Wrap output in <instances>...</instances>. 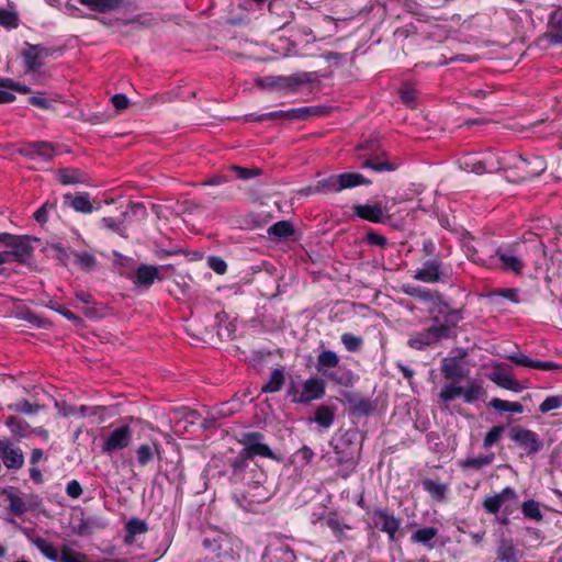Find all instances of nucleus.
<instances>
[{
  "mask_svg": "<svg viewBox=\"0 0 562 562\" xmlns=\"http://www.w3.org/2000/svg\"><path fill=\"white\" fill-rule=\"evenodd\" d=\"M547 35L551 43L562 44V8L550 13Z\"/></svg>",
  "mask_w": 562,
  "mask_h": 562,
  "instance_id": "2f4dec72",
  "label": "nucleus"
},
{
  "mask_svg": "<svg viewBox=\"0 0 562 562\" xmlns=\"http://www.w3.org/2000/svg\"><path fill=\"white\" fill-rule=\"evenodd\" d=\"M24 49L20 53L23 60L25 74H34L44 66V60L40 57L37 50H34V44L24 43Z\"/></svg>",
  "mask_w": 562,
  "mask_h": 562,
  "instance_id": "cd10ccee",
  "label": "nucleus"
},
{
  "mask_svg": "<svg viewBox=\"0 0 562 562\" xmlns=\"http://www.w3.org/2000/svg\"><path fill=\"white\" fill-rule=\"evenodd\" d=\"M508 360L516 366L525 367V368H531L536 370L541 371H551V370H559L562 369V367L558 363H554L552 361H540V360H532L531 358L527 357L524 353H515L508 357Z\"/></svg>",
  "mask_w": 562,
  "mask_h": 562,
  "instance_id": "393cba45",
  "label": "nucleus"
},
{
  "mask_svg": "<svg viewBox=\"0 0 562 562\" xmlns=\"http://www.w3.org/2000/svg\"><path fill=\"white\" fill-rule=\"evenodd\" d=\"M493 381L499 386L508 391L520 392L521 385L518 381L509 374H497Z\"/></svg>",
  "mask_w": 562,
  "mask_h": 562,
  "instance_id": "6e6d98bb",
  "label": "nucleus"
},
{
  "mask_svg": "<svg viewBox=\"0 0 562 562\" xmlns=\"http://www.w3.org/2000/svg\"><path fill=\"white\" fill-rule=\"evenodd\" d=\"M362 168H369L375 172L394 171L396 165L389 160H379L378 158H368L362 162Z\"/></svg>",
  "mask_w": 562,
  "mask_h": 562,
  "instance_id": "3c124183",
  "label": "nucleus"
},
{
  "mask_svg": "<svg viewBox=\"0 0 562 562\" xmlns=\"http://www.w3.org/2000/svg\"><path fill=\"white\" fill-rule=\"evenodd\" d=\"M284 369L277 368L271 372L269 381L262 385L261 391L263 393H276L279 392L284 384Z\"/></svg>",
  "mask_w": 562,
  "mask_h": 562,
  "instance_id": "79ce46f5",
  "label": "nucleus"
},
{
  "mask_svg": "<svg viewBox=\"0 0 562 562\" xmlns=\"http://www.w3.org/2000/svg\"><path fill=\"white\" fill-rule=\"evenodd\" d=\"M526 244L521 241H515L497 247L494 256H491V261L497 259L499 261V268L503 271L512 272L516 276H521L526 267Z\"/></svg>",
  "mask_w": 562,
  "mask_h": 562,
  "instance_id": "20e7f679",
  "label": "nucleus"
},
{
  "mask_svg": "<svg viewBox=\"0 0 562 562\" xmlns=\"http://www.w3.org/2000/svg\"><path fill=\"white\" fill-rule=\"evenodd\" d=\"M0 88H4L10 90V92H19L23 94H27L31 92V88L26 85H22L12 78L0 77Z\"/></svg>",
  "mask_w": 562,
  "mask_h": 562,
  "instance_id": "052dcab7",
  "label": "nucleus"
},
{
  "mask_svg": "<svg viewBox=\"0 0 562 562\" xmlns=\"http://www.w3.org/2000/svg\"><path fill=\"white\" fill-rule=\"evenodd\" d=\"M515 169L521 181H529L541 176L547 169V161L538 155H519L503 153V170Z\"/></svg>",
  "mask_w": 562,
  "mask_h": 562,
  "instance_id": "7ed1b4c3",
  "label": "nucleus"
},
{
  "mask_svg": "<svg viewBox=\"0 0 562 562\" xmlns=\"http://www.w3.org/2000/svg\"><path fill=\"white\" fill-rule=\"evenodd\" d=\"M516 497V492L512 487H505L499 494L485 497L482 505L487 514L497 515L506 499Z\"/></svg>",
  "mask_w": 562,
  "mask_h": 562,
  "instance_id": "a878e982",
  "label": "nucleus"
},
{
  "mask_svg": "<svg viewBox=\"0 0 562 562\" xmlns=\"http://www.w3.org/2000/svg\"><path fill=\"white\" fill-rule=\"evenodd\" d=\"M335 419V411L331 406L321 405L316 408L314 422L323 428H329Z\"/></svg>",
  "mask_w": 562,
  "mask_h": 562,
  "instance_id": "c03bdc74",
  "label": "nucleus"
},
{
  "mask_svg": "<svg viewBox=\"0 0 562 562\" xmlns=\"http://www.w3.org/2000/svg\"><path fill=\"white\" fill-rule=\"evenodd\" d=\"M322 522L330 529L333 536L338 542H342L349 539L347 531L352 530V526L346 524L339 518L337 513H329L322 518Z\"/></svg>",
  "mask_w": 562,
  "mask_h": 562,
  "instance_id": "5701e85b",
  "label": "nucleus"
},
{
  "mask_svg": "<svg viewBox=\"0 0 562 562\" xmlns=\"http://www.w3.org/2000/svg\"><path fill=\"white\" fill-rule=\"evenodd\" d=\"M228 170L234 172L235 177L241 180H249L262 173L259 168H246L237 165H232Z\"/></svg>",
  "mask_w": 562,
  "mask_h": 562,
  "instance_id": "bf43d9fd",
  "label": "nucleus"
},
{
  "mask_svg": "<svg viewBox=\"0 0 562 562\" xmlns=\"http://www.w3.org/2000/svg\"><path fill=\"white\" fill-rule=\"evenodd\" d=\"M437 220L440 227L446 231H449L453 234L470 235V233L457 222V217L454 215H449L441 212L437 213Z\"/></svg>",
  "mask_w": 562,
  "mask_h": 562,
  "instance_id": "58836bf2",
  "label": "nucleus"
},
{
  "mask_svg": "<svg viewBox=\"0 0 562 562\" xmlns=\"http://www.w3.org/2000/svg\"><path fill=\"white\" fill-rule=\"evenodd\" d=\"M423 490L431 497V499L436 503H441L445 501L448 493V485L446 483H441L438 480H432L430 477H425L422 480Z\"/></svg>",
  "mask_w": 562,
  "mask_h": 562,
  "instance_id": "7c9ffc66",
  "label": "nucleus"
},
{
  "mask_svg": "<svg viewBox=\"0 0 562 562\" xmlns=\"http://www.w3.org/2000/svg\"><path fill=\"white\" fill-rule=\"evenodd\" d=\"M58 181L63 186L83 184L89 181V176L78 168H61L57 172Z\"/></svg>",
  "mask_w": 562,
  "mask_h": 562,
  "instance_id": "c756f323",
  "label": "nucleus"
},
{
  "mask_svg": "<svg viewBox=\"0 0 562 562\" xmlns=\"http://www.w3.org/2000/svg\"><path fill=\"white\" fill-rule=\"evenodd\" d=\"M508 438L522 451L521 456H535L544 447V442L538 432L520 425L508 428Z\"/></svg>",
  "mask_w": 562,
  "mask_h": 562,
  "instance_id": "6e6552de",
  "label": "nucleus"
},
{
  "mask_svg": "<svg viewBox=\"0 0 562 562\" xmlns=\"http://www.w3.org/2000/svg\"><path fill=\"white\" fill-rule=\"evenodd\" d=\"M521 552L515 546L513 539L502 538L496 548V560L501 562H519Z\"/></svg>",
  "mask_w": 562,
  "mask_h": 562,
  "instance_id": "bb28decb",
  "label": "nucleus"
},
{
  "mask_svg": "<svg viewBox=\"0 0 562 562\" xmlns=\"http://www.w3.org/2000/svg\"><path fill=\"white\" fill-rule=\"evenodd\" d=\"M231 481L233 484H245L249 488L258 490L267 480L265 470L252 459L238 452L229 460Z\"/></svg>",
  "mask_w": 562,
  "mask_h": 562,
  "instance_id": "f03ea898",
  "label": "nucleus"
},
{
  "mask_svg": "<svg viewBox=\"0 0 562 562\" xmlns=\"http://www.w3.org/2000/svg\"><path fill=\"white\" fill-rule=\"evenodd\" d=\"M162 447L157 440L142 443L136 450V461L140 468L150 464L155 459L161 460Z\"/></svg>",
  "mask_w": 562,
  "mask_h": 562,
  "instance_id": "a211bd4d",
  "label": "nucleus"
},
{
  "mask_svg": "<svg viewBox=\"0 0 562 562\" xmlns=\"http://www.w3.org/2000/svg\"><path fill=\"white\" fill-rule=\"evenodd\" d=\"M326 112L323 106H302L293 109L292 114L295 115V120L305 121L311 117L322 116Z\"/></svg>",
  "mask_w": 562,
  "mask_h": 562,
  "instance_id": "8fccbe9b",
  "label": "nucleus"
},
{
  "mask_svg": "<svg viewBox=\"0 0 562 562\" xmlns=\"http://www.w3.org/2000/svg\"><path fill=\"white\" fill-rule=\"evenodd\" d=\"M442 339H445V327L435 326L432 324L428 328L413 333L407 340V346L412 349L423 351Z\"/></svg>",
  "mask_w": 562,
  "mask_h": 562,
  "instance_id": "9d476101",
  "label": "nucleus"
},
{
  "mask_svg": "<svg viewBox=\"0 0 562 562\" xmlns=\"http://www.w3.org/2000/svg\"><path fill=\"white\" fill-rule=\"evenodd\" d=\"M458 164L460 169L476 175L496 172L503 170V153H487L484 156L469 153L459 158Z\"/></svg>",
  "mask_w": 562,
  "mask_h": 562,
  "instance_id": "0eeeda50",
  "label": "nucleus"
},
{
  "mask_svg": "<svg viewBox=\"0 0 562 562\" xmlns=\"http://www.w3.org/2000/svg\"><path fill=\"white\" fill-rule=\"evenodd\" d=\"M488 406L493 407L498 412H512L521 414L524 406L519 402L504 401L498 397H494L490 401Z\"/></svg>",
  "mask_w": 562,
  "mask_h": 562,
  "instance_id": "49530a36",
  "label": "nucleus"
},
{
  "mask_svg": "<svg viewBox=\"0 0 562 562\" xmlns=\"http://www.w3.org/2000/svg\"><path fill=\"white\" fill-rule=\"evenodd\" d=\"M484 394L485 391L480 384L476 382H470L465 387H463L462 396L465 403L472 404Z\"/></svg>",
  "mask_w": 562,
  "mask_h": 562,
  "instance_id": "603ef678",
  "label": "nucleus"
},
{
  "mask_svg": "<svg viewBox=\"0 0 562 562\" xmlns=\"http://www.w3.org/2000/svg\"><path fill=\"white\" fill-rule=\"evenodd\" d=\"M44 306L47 308L57 312L58 314L63 315L66 319L71 322L75 326H79L82 324V318L71 312L70 310L66 308L64 305L57 303L54 300H48L47 302L43 303Z\"/></svg>",
  "mask_w": 562,
  "mask_h": 562,
  "instance_id": "a18cd8bd",
  "label": "nucleus"
},
{
  "mask_svg": "<svg viewBox=\"0 0 562 562\" xmlns=\"http://www.w3.org/2000/svg\"><path fill=\"white\" fill-rule=\"evenodd\" d=\"M148 531V525L140 518L133 517L125 524V536L124 543L132 544L135 540V536L146 533Z\"/></svg>",
  "mask_w": 562,
  "mask_h": 562,
  "instance_id": "c9c22d12",
  "label": "nucleus"
},
{
  "mask_svg": "<svg viewBox=\"0 0 562 562\" xmlns=\"http://www.w3.org/2000/svg\"><path fill=\"white\" fill-rule=\"evenodd\" d=\"M504 431H505V426L504 425H495V426H493L486 432V435L484 437L483 447L485 449L492 448L494 445H496L501 440Z\"/></svg>",
  "mask_w": 562,
  "mask_h": 562,
  "instance_id": "4d7b16f0",
  "label": "nucleus"
},
{
  "mask_svg": "<svg viewBox=\"0 0 562 562\" xmlns=\"http://www.w3.org/2000/svg\"><path fill=\"white\" fill-rule=\"evenodd\" d=\"M463 312V308L447 310L442 323L439 322V318L437 316L432 318L435 326L445 327V339L451 338L452 329L456 328L458 326V323L464 318Z\"/></svg>",
  "mask_w": 562,
  "mask_h": 562,
  "instance_id": "c85d7f7f",
  "label": "nucleus"
},
{
  "mask_svg": "<svg viewBox=\"0 0 562 562\" xmlns=\"http://www.w3.org/2000/svg\"><path fill=\"white\" fill-rule=\"evenodd\" d=\"M340 341L349 352H359L364 345L362 337L356 336L351 333H344L340 336Z\"/></svg>",
  "mask_w": 562,
  "mask_h": 562,
  "instance_id": "de8ad7c7",
  "label": "nucleus"
},
{
  "mask_svg": "<svg viewBox=\"0 0 562 562\" xmlns=\"http://www.w3.org/2000/svg\"><path fill=\"white\" fill-rule=\"evenodd\" d=\"M312 75L311 72H297L291 76H266L257 80V86L263 89L296 92L301 86L313 81Z\"/></svg>",
  "mask_w": 562,
  "mask_h": 562,
  "instance_id": "1a4fd4ad",
  "label": "nucleus"
},
{
  "mask_svg": "<svg viewBox=\"0 0 562 562\" xmlns=\"http://www.w3.org/2000/svg\"><path fill=\"white\" fill-rule=\"evenodd\" d=\"M443 277V262L439 257L429 258L419 269H417L413 278L424 283H437Z\"/></svg>",
  "mask_w": 562,
  "mask_h": 562,
  "instance_id": "ddd939ff",
  "label": "nucleus"
},
{
  "mask_svg": "<svg viewBox=\"0 0 562 562\" xmlns=\"http://www.w3.org/2000/svg\"><path fill=\"white\" fill-rule=\"evenodd\" d=\"M352 212L355 216L374 224H384L391 217L383 211L381 203L356 204Z\"/></svg>",
  "mask_w": 562,
  "mask_h": 562,
  "instance_id": "4468645a",
  "label": "nucleus"
},
{
  "mask_svg": "<svg viewBox=\"0 0 562 562\" xmlns=\"http://www.w3.org/2000/svg\"><path fill=\"white\" fill-rule=\"evenodd\" d=\"M441 373L446 380L459 382L468 376L469 371L457 357H447L441 362Z\"/></svg>",
  "mask_w": 562,
  "mask_h": 562,
  "instance_id": "b1692460",
  "label": "nucleus"
},
{
  "mask_svg": "<svg viewBox=\"0 0 562 562\" xmlns=\"http://www.w3.org/2000/svg\"><path fill=\"white\" fill-rule=\"evenodd\" d=\"M9 409H12L20 414L33 415L40 411V405L22 400L15 404L9 405Z\"/></svg>",
  "mask_w": 562,
  "mask_h": 562,
  "instance_id": "0e129e2a",
  "label": "nucleus"
},
{
  "mask_svg": "<svg viewBox=\"0 0 562 562\" xmlns=\"http://www.w3.org/2000/svg\"><path fill=\"white\" fill-rule=\"evenodd\" d=\"M4 425L11 431V434L18 438L22 439L27 436V427L29 424L16 416L10 415L5 418Z\"/></svg>",
  "mask_w": 562,
  "mask_h": 562,
  "instance_id": "37998d69",
  "label": "nucleus"
},
{
  "mask_svg": "<svg viewBox=\"0 0 562 562\" xmlns=\"http://www.w3.org/2000/svg\"><path fill=\"white\" fill-rule=\"evenodd\" d=\"M36 548L50 561L58 560V551L56 548L44 538H36L34 540Z\"/></svg>",
  "mask_w": 562,
  "mask_h": 562,
  "instance_id": "13d9d810",
  "label": "nucleus"
},
{
  "mask_svg": "<svg viewBox=\"0 0 562 562\" xmlns=\"http://www.w3.org/2000/svg\"><path fill=\"white\" fill-rule=\"evenodd\" d=\"M239 453L247 457L248 459L255 460L256 456H260L263 458H268L271 460H279L277 454L270 449L268 445H266L263 441L256 442L254 445H248V447L243 448Z\"/></svg>",
  "mask_w": 562,
  "mask_h": 562,
  "instance_id": "e433bc0d",
  "label": "nucleus"
},
{
  "mask_svg": "<svg viewBox=\"0 0 562 562\" xmlns=\"http://www.w3.org/2000/svg\"><path fill=\"white\" fill-rule=\"evenodd\" d=\"M75 263L85 271H92L97 268V258L88 251L75 252Z\"/></svg>",
  "mask_w": 562,
  "mask_h": 562,
  "instance_id": "09e8293b",
  "label": "nucleus"
},
{
  "mask_svg": "<svg viewBox=\"0 0 562 562\" xmlns=\"http://www.w3.org/2000/svg\"><path fill=\"white\" fill-rule=\"evenodd\" d=\"M133 440V430L128 425H121L113 429L102 445L103 453H112L127 448Z\"/></svg>",
  "mask_w": 562,
  "mask_h": 562,
  "instance_id": "f8f14e48",
  "label": "nucleus"
},
{
  "mask_svg": "<svg viewBox=\"0 0 562 562\" xmlns=\"http://www.w3.org/2000/svg\"><path fill=\"white\" fill-rule=\"evenodd\" d=\"M134 285L149 289L155 281H160L159 270L156 266L140 263L131 278Z\"/></svg>",
  "mask_w": 562,
  "mask_h": 562,
  "instance_id": "6ab92c4d",
  "label": "nucleus"
},
{
  "mask_svg": "<svg viewBox=\"0 0 562 562\" xmlns=\"http://www.w3.org/2000/svg\"><path fill=\"white\" fill-rule=\"evenodd\" d=\"M340 358L336 351L330 349L322 350L317 356L316 370L329 382L351 387L358 381V376L348 368L340 367Z\"/></svg>",
  "mask_w": 562,
  "mask_h": 562,
  "instance_id": "f257e3e1",
  "label": "nucleus"
},
{
  "mask_svg": "<svg viewBox=\"0 0 562 562\" xmlns=\"http://www.w3.org/2000/svg\"><path fill=\"white\" fill-rule=\"evenodd\" d=\"M437 532L435 527H424L417 529L411 539L413 542L428 544L437 536Z\"/></svg>",
  "mask_w": 562,
  "mask_h": 562,
  "instance_id": "5fc2aeb1",
  "label": "nucleus"
},
{
  "mask_svg": "<svg viewBox=\"0 0 562 562\" xmlns=\"http://www.w3.org/2000/svg\"><path fill=\"white\" fill-rule=\"evenodd\" d=\"M0 495L8 503L7 512L13 517H23L27 512L35 510L42 505V499L36 494L22 495L14 486H7L0 491Z\"/></svg>",
  "mask_w": 562,
  "mask_h": 562,
  "instance_id": "39448f33",
  "label": "nucleus"
},
{
  "mask_svg": "<svg viewBox=\"0 0 562 562\" xmlns=\"http://www.w3.org/2000/svg\"><path fill=\"white\" fill-rule=\"evenodd\" d=\"M79 2L92 11L108 13L119 9L123 0H79Z\"/></svg>",
  "mask_w": 562,
  "mask_h": 562,
  "instance_id": "4c0bfd02",
  "label": "nucleus"
},
{
  "mask_svg": "<svg viewBox=\"0 0 562 562\" xmlns=\"http://www.w3.org/2000/svg\"><path fill=\"white\" fill-rule=\"evenodd\" d=\"M2 463L8 470L18 471L24 465V453L21 448L14 447V443L7 439L3 450L0 452Z\"/></svg>",
  "mask_w": 562,
  "mask_h": 562,
  "instance_id": "aec40b11",
  "label": "nucleus"
},
{
  "mask_svg": "<svg viewBox=\"0 0 562 562\" xmlns=\"http://www.w3.org/2000/svg\"><path fill=\"white\" fill-rule=\"evenodd\" d=\"M64 204L71 207L78 213L90 214L95 210L100 209V203H94L90 199V194L88 192H79L77 194H72L70 192L64 194Z\"/></svg>",
  "mask_w": 562,
  "mask_h": 562,
  "instance_id": "f3484780",
  "label": "nucleus"
},
{
  "mask_svg": "<svg viewBox=\"0 0 562 562\" xmlns=\"http://www.w3.org/2000/svg\"><path fill=\"white\" fill-rule=\"evenodd\" d=\"M403 292L423 302H430L434 304L437 303V301H441V294L438 291L423 288L420 285L407 284L403 288Z\"/></svg>",
  "mask_w": 562,
  "mask_h": 562,
  "instance_id": "473e14b6",
  "label": "nucleus"
},
{
  "mask_svg": "<svg viewBox=\"0 0 562 562\" xmlns=\"http://www.w3.org/2000/svg\"><path fill=\"white\" fill-rule=\"evenodd\" d=\"M338 177V187L340 191L346 189H351L358 186H369L371 184V180L367 179L363 175L359 172H344L337 175Z\"/></svg>",
  "mask_w": 562,
  "mask_h": 562,
  "instance_id": "f704fd0d",
  "label": "nucleus"
},
{
  "mask_svg": "<svg viewBox=\"0 0 562 562\" xmlns=\"http://www.w3.org/2000/svg\"><path fill=\"white\" fill-rule=\"evenodd\" d=\"M562 407V396L561 395H551L546 397V400L539 405V411L542 414H547L553 409H559Z\"/></svg>",
  "mask_w": 562,
  "mask_h": 562,
  "instance_id": "774afa93",
  "label": "nucleus"
},
{
  "mask_svg": "<svg viewBox=\"0 0 562 562\" xmlns=\"http://www.w3.org/2000/svg\"><path fill=\"white\" fill-rule=\"evenodd\" d=\"M521 512L524 516L528 519H532L536 521H541L543 519V515L540 510L539 504L533 499H528L521 504Z\"/></svg>",
  "mask_w": 562,
  "mask_h": 562,
  "instance_id": "864d4df0",
  "label": "nucleus"
},
{
  "mask_svg": "<svg viewBox=\"0 0 562 562\" xmlns=\"http://www.w3.org/2000/svg\"><path fill=\"white\" fill-rule=\"evenodd\" d=\"M59 562H87V555L71 550L68 546H63Z\"/></svg>",
  "mask_w": 562,
  "mask_h": 562,
  "instance_id": "680f3d73",
  "label": "nucleus"
},
{
  "mask_svg": "<svg viewBox=\"0 0 562 562\" xmlns=\"http://www.w3.org/2000/svg\"><path fill=\"white\" fill-rule=\"evenodd\" d=\"M37 240L36 237L30 235H16L15 240L9 244L11 250L7 252V256L11 254L14 256L16 262L23 263L33 256L34 247L32 246V241Z\"/></svg>",
  "mask_w": 562,
  "mask_h": 562,
  "instance_id": "dca6fc26",
  "label": "nucleus"
},
{
  "mask_svg": "<svg viewBox=\"0 0 562 562\" xmlns=\"http://www.w3.org/2000/svg\"><path fill=\"white\" fill-rule=\"evenodd\" d=\"M463 393V386L454 385V384H448L445 385L440 393L439 397L442 402L449 403L457 398L458 396L462 395Z\"/></svg>",
  "mask_w": 562,
  "mask_h": 562,
  "instance_id": "e2e57ef3",
  "label": "nucleus"
},
{
  "mask_svg": "<svg viewBox=\"0 0 562 562\" xmlns=\"http://www.w3.org/2000/svg\"><path fill=\"white\" fill-rule=\"evenodd\" d=\"M18 153L30 160L48 162L55 156V147L46 140H33L23 143Z\"/></svg>",
  "mask_w": 562,
  "mask_h": 562,
  "instance_id": "9b49d317",
  "label": "nucleus"
},
{
  "mask_svg": "<svg viewBox=\"0 0 562 562\" xmlns=\"http://www.w3.org/2000/svg\"><path fill=\"white\" fill-rule=\"evenodd\" d=\"M344 397L351 415L356 417L369 416L374 411L371 400L363 397L360 393H345Z\"/></svg>",
  "mask_w": 562,
  "mask_h": 562,
  "instance_id": "412c9836",
  "label": "nucleus"
},
{
  "mask_svg": "<svg viewBox=\"0 0 562 562\" xmlns=\"http://www.w3.org/2000/svg\"><path fill=\"white\" fill-rule=\"evenodd\" d=\"M494 453L490 454H481L477 457L467 458L462 461H460L459 465L461 469H473V470H480L483 467L491 465L494 461Z\"/></svg>",
  "mask_w": 562,
  "mask_h": 562,
  "instance_id": "a19ab883",
  "label": "nucleus"
},
{
  "mask_svg": "<svg viewBox=\"0 0 562 562\" xmlns=\"http://www.w3.org/2000/svg\"><path fill=\"white\" fill-rule=\"evenodd\" d=\"M371 518V527L385 533L390 543L397 541L404 536L402 529L403 519L396 517L393 512L385 507H375L368 512Z\"/></svg>",
  "mask_w": 562,
  "mask_h": 562,
  "instance_id": "423d86ee",
  "label": "nucleus"
},
{
  "mask_svg": "<svg viewBox=\"0 0 562 562\" xmlns=\"http://www.w3.org/2000/svg\"><path fill=\"white\" fill-rule=\"evenodd\" d=\"M268 234L272 239H286L294 235V227L289 221H279L269 227Z\"/></svg>",
  "mask_w": 562,
  "mask_h": 562,
  "instance_id": "ea45409f",
  "label": "nucleus"
},
{
  "mask_svg": "<svg viewBox=\"0 0 562 562\" xmlns=\"http://www.w3.org/2000/svg\"><path fill=\"white\" fill-rule=\"evenodd\" d=\"M57 206L56 200L53 202L46 201L43 203L33 214L34 220L40 223L44 224L48 221V212L49 210H55Z\"/></svg>",
  "mask_w": 562,
  "mask_h": 562,
  "instance_id": "69168bd1",
  "label": "nucleus"
},
{
  "mask_svg": "<svg viewBox=\"0 0 562 562\" xmlns=\"http://www.w3.org/2000/svg\"><path fill=\"white\" fill-rule=\"evenodd\" d=\"M326 383L321 378H310L304 381L302 392L294 402L301 404H308L314 400H319L325 395Z\"/></svg>",
  "mask_w": 562,
  "mask_h": 562,
  "instance_id": "2eb2a0df",
  "label": "nucleus"
},
{
  "mask_svg": "<svg viewBox=\"0 0 562 562\" xmlns=\"http://www.w3.org/2000/svg\"><path fill=\"white\" fill-rule=\"evenodd\" d=\"M364 241L371 246H378L380 248H385L387 246L386 237L376 233L373 228L367 229Z\"/></svg>",
  "mask_w": 562,
  "mask_h": 562,
  "instance_id": "338daca9",
  "label": "nucleus"
},
{
  "mask_svg": "<svg viewBox=\"0 0 562 562\" xmlns=\"http://www.w3.org/2000/svg\"><path fill=\"white\" fill-rule=\"evenodd\" d=\"M304 191L306 194H328L340 192V189L338 187V177L337 175H331L327 178L319 179L318 181H316L314 186L307 187Z\"/></svg>",
  "mask_w": 562,
  "mask_h": 562,
  "instance_id": "72a5a7b5",
  "label": "nucleus"
},
{
  "mask_svg": "<svg viewBox=\"0 0 562 562\" xmlns=\"http://www.w3.org/2000/svg\"><path fill=\"white\" fill-rule=\"evenodd\" d=\"M233 498L238 507L248 513H256L258 505L268 499V496L261 493L251 494L250 491L236 490Z\"/></svg>",
  "mask_w": 562,
  "mask_h": 562,
  "instance_id": "4be33fe9",
  "label": "nucleus"
}]
</instances>
